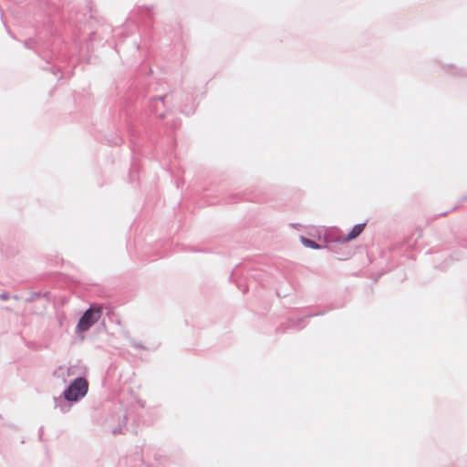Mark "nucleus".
Listing matches in <instances>:
<instances>
[{"mask_svg": "<svg viewBox=\"0 0 467 467\" xmlns=\"http://www.w3.org/2000/svg\"><path fill=\"white\" fill-rule=\"evenodd\" d=\"M88 391V382L83 377H78L73 379L70 384L64 389L63 393L68 400H75L78 402L83 399Z\"/></svg>", "mask_w": 467, "mask_h": 467, "instance_id": "1", "label": "nucleus"}, {"mask_svg": "<svg viewBox=\"0 0 467 467\" xmlns=\"http://www.w3.org/2000/svg\"><path fill=\"white\" fill-rule=\"evenodd\" d=\"M101 317V308L99 306H90L87 309L78 320L76 327L77 332L88 331Z\"/></svg>", "mask_w": 467, "mask_h": 467, "instance_id": "2", "label": "nucleus"}, {"mask_svg": "<svg viewBox=\"0 0 467 467\" xmlns=\"http://www.w3.org/2000/svg\"><path fill=\"white\" fill-rule=\"evenodd\" d=\"M53 400L55 410H57L63 414L69 412L72 408V403L76 402L75 400H68L65 393H62L58 397H54Z\"/></svg>", "mask_w": 467, "mask_h": 467, "instance_id": "3", "label": "nucleus"}, {"mask_svg": "<svg viewBox=\"0 0 467 467\" xmlns=\"http://www.w3.org/2000/svg\"><path fill=\"white\" fill-rule=\"evenodd\" d=\"M167 96H160L152 98L150 101V108L152 112L158 114L159 109L164 106L163 99H166Z\"/></svg>", "mask_w": 467, "mask_h": 467, "instance_id": "4", "label": "nucleus"}, {"mask_svg": "<svg viewBox=\"0 0 467 467\" xmlns=\"http://www.w3.org/2000/svg\"><path fill=\"white\" fill-rule=\"evenodd\" d=\"M366 223H358L353 226L349 234L345 238V241H350L358 237L363 231Z\"/></svg>", "mask_w": 467, "mask_h": 467, "instance_id": "5", "label": "nucleus"}, {"mask_svg": "<svg viewBox=\"0 0 467 467\" xmlns=\"http://www.w3.org/2000/svg\"><path fill=\"white\" fill-rule=\"evenodd\" d=\"M313 315H308V316H305L303 317H300L296 320H294V319H290L289 322H290V325L289 327L291 328H294V329H301L303 327H305L306 326V317H312Z\"/></svg>", "mask_w": 467, "mask_h": 467, "instance_id": "6", "label": "nucleus"}, {"mask_svg": "<svg viewBox=\"0 0 467 467\" xmlns=\"http://www.w3.org/2000/svg\"><path fill=\"white\" fill-rule=\"evenodd\" d=\"M301 241L306 247H309L312 249H317L320 247L319 244L316 243L314 240L308 239L306 237L302 236Z\"/></svg>", "mask_w": 467, "mask_h": 467, "instance_id": "7", "label": "nucleus"}, {"mask_svg": "<svg viewBox=\"0 0 467 467\" xmlns=\"http://www.w3.org/2000/svg\"><path fill=\"white\" fill-rule=\"evenodd\" d=\"M9 297H10V295L7 292H4V293L0 294V299L3 301L9 299Z\"/></svg>", "mask_w": 467, "mask_h": 467, "instance_id": "8", "label": "nucleus"}, {"mask_svg": "<svg viewBox=\"0 0 467 467\" xmlns=\"http://www.w3.org/2000/svg\"><path fill=\"white\" fill-rule=\"evenodd\" d=\"M131 344L136 348H143L142 345L140 343L132 342Z\"/></svg>", "mask_w": 467, "mask_h": 467, "instance_id": "9", "label": "nucleus"}, {"mask_svg": "<svg viewBox=\"0 0 467 467\" xmlns=\"http://www.w3.org/2000/svg\"><path fill=\"white\" fill-rule=\"evenodd\" d=\"M113 433H120L121 432V429H114L113 431Z\"/></svg>", "mask_w": 467, "mask_h": 467, "instance_id": "10", "label": "nucleus"}, {"mask_svg": "<svg viewBox=\"0 0 467 467\" xmlns=\"http://www.w3.org/2000/svg\"><path fill=\"white\" fill-rule=\"evenodd\" d=\"M145 9H146V11L149 13V12H150V11H151L152 6H146V7H145Z\"/></svg>", "mask_w": 467, "mask_h": 467, "instance_id": "11", "label": "nucleus"}, {"mask_svg": "<svg viewBox=\"0 0 467 467\" xmlns=\"http://www.w3.org/2000/svg\"><path fill=\"white\" fill-rule=\"evenodd\" d=\"M170 127L172 129H175L177 127V124L176 123L171 124Z\"/></svg>", "mask_w": 467, "mask_h": 467, "instance_id": "12", "label": "nucleus"}, {"mask_svg": "<svg viewBox=\"0 0 467 467\" xmlns=\"http://www.w3.org/2000/svg\"><path fill=\"white\" fill-rule=\"evenodd\" d=\"M158 116H159L160 118H164V114H163L162 112L159 113V114H158Z\"/></svg>", "mask_w": 467, "mask_h": 467, "instance_id": "13", "label": "nucleus"}, {"mask_svg": "<svg viewBox=\"0 0 467 467\" xmlns=\"http://www.w3.org/2000/svg\"><path fill=\"white\" fill-rule=\"evenodd\" d=\"M14 298H15L16 300H18V299H19L18 296H14Z\"/></svg>", "mask_w": 467, "mask_h": 467, "instance_id": "14", "label": "nucleus"}, {"mask_svg": "<svg viewBox=\"0 0 467 467\" xmlns=\"http://www.w3.org/2000/svg\"><path fill=\"white\" fill-rule=\"evenodd\" d=\"M43 428H40V435H42Z\"/></svg>", "mask_w": 467, "mask_h": 467, "instance_id": "15", "label": "nucleus"}]
</instances>
